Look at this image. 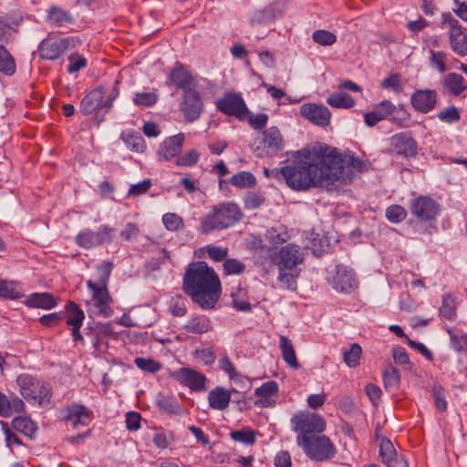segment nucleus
<instances>
[{
	"instance_id": "59",
	"label": "nucleus",
	"mask_w": 467,
	"mask_h": 467,
	"mask_svg": "<svg viewBox=\"0 0 467 467\" xmlns=\"http://www.w3.org/2000/svg\"><path fill=\"white\" fill-rule=\"evenodd\" d=\"M67 59L69 62L67 67V71L68 74L77 73L88 67L87 58L77 52L70 54Z\"/></svg>"
},
{
	"instance_id": "45",
	"label": "nucleus",
	"mask_w": 467,
	"mask_h": 467,
	"mask_svg": "<svg viewBox=\"0 0 467 467\" xmlns=\"http://www.w3.org/2000/svg\"><path fill=\"white\" fill-rule=\"evenodd\" d=\"M230 183L239 189L253 188L256 184V178L250 171H239L230 178Z\"/></svg>"
},
{
	"instance_id": "17",
	"label": "nucleus",
	"mask_w": 467,
	"mask_h": 467,
	"mask_svg": "<svg viewBox=\"0 0 467 467\" xmlns=\"http://www.w3.org/2000/svg\"><path fill=\"white\" fill-rule=\"evenodd\" d=\"M390 150L397 156L414 159L419 153V146L410 132H399L390 138Z\"/></svg>"
},
{
	"instance_id": "27",
	"label": "nucleus",
	"mask_w": 467,
	"mask_h": 467,
	"mask_svg": "<svg viewBox=\"0 0 467 467\" xmlns=\"http://www.w3.org/2000/svg\"><path fill=\"white\" fill-rule=\"evenodd\" d=\"M25 402L16 394L6 396L0 391V417L7 418L14 413L25 412Z\"/></svg>"
},
{
	"instance_id": "16",
	"label": "nucleus",
	"mask_w": 467,
	"mask_h": 467,
	"mask_svg": "<svg viewBox=\"0 0 467 467\" xmlns=\"http://www.w3.org/2000/svg\"><path fill=\"white\" fill-rule=\"evenodd\" d=\"M327 281L338 293L350 294L358 285L354 271L342 265L336 266L334 274L328 277Z\"/></svg>"
},
{
	"instance_id": "61",
	"label": "nucleus",
	"mask_w": 467,
	"mask_h": 467,
	"mask_svg": "<svg viewBox=\"0 0 467 467\" xmlns=\"http://www.w3.org/2000/svg\"><path fill=\"white\" fill-rule=\"evenodd\" d=\"M158 99L155 92H137L134 94L133 102L139 107L150 108L154 106Z\"/></svg>"
},
{
	"instance_id": "43",
	"label": "nucleus",
	"mask_w": 467,
	"mask_h": 467,
	"mask_svg": "<svg viewBox=\"0 0 467 467\" xmlns=\"http://www.w3.org/2000/svg\"><path fill=\"white\" fill-rule=\"evenodd\" d=\"M108 338H118V333L114 330L113 325L110 322L99 324L95 333L94 347L99 348Z\"/></svg>"
},
{
	"instance_id": "21",
	"label": "nucleus",
	"mask_w": 467,
	"mask_h": 467,
	"mask_svg": "<svg viewBox=\"0 0 467 467\" xmlns=\"http://www.w3.org/2000/svg\"><path fill=\"white\" fill-rule=\"evenodd\" d=\"M438 102V93L435 89H417L410 96V104L413 109L422 114L432 111Z\"/></svg>"
},
{
	"instance_id": "57",
	"label": "nucleus",
	"mask_w": 467,
	"mask_h": 467,
	"mask_svg": "<svg viewBox=\"0 0 467 467\" xmlns=\"http://www.w3.org/2000/svg\"><path fill=\"white\" fill-rule=\"evenodd\" d=\"M200 154L195 149L189 150L183 154H180L175 159V164L178 167H192L198 163Z\"/></svg>"
},
{
	"instance_id": "1",
	"label": "nucleus",
	"mask_w": 467,
	"mask_h": 467,
	"mask_svg": "<svg viewBox=\"0 0 467 467\" xmlns=\"http://www.w3.org/2000/svg\"><path fill=\"white\" fill-rule=\"evenodd\" d=\"M368 170L367 163L353 154L340 153L327 145L304 148L294 154L289 165L280 169L286 184L296 191L350 183L355 172Z\"/></svg>"
},
{
	"instance_id": "50",
	"label": "nucleus",
	"mask_w": 467,
	"mask_h": 467,
	"mask_svg": "<svg viewBox=\"0 0 467 467\" xmlns=\"http://www.w3.org/2000/svg\"><path fill=\"white\" fill-rule=\"evenodd\" d=\"M192 356L203 366H212L216 359V352L213 347L198 348L192 353Z\"/></svg>"
},
{
	"instance_id": "4",
	"label": "nucleus",
	"mask_w": 467,
	"mask_h": 467,
	"mask_svg": "<svg viewBox=\"0 0 467 467\" xmlns=\"http://www.w3.org/2000/svg\"><path fill=\"white\" fill-rule=\"evenodd\" d=\"M20 394L28 402L42 405L50 401L52 393L49 384L28 374H21L16 379Z\"/></svg>"
},
{
	"instance_id": "58",
	"label": "nucleus",
	"mask_w": 467,
	"mask_h": 467,
	"mask_svg": "<svg viewBox=\"0 0 467 467\" xmlns=\"http://www.w3.org/2000/svg\"><path fill=\"white\" fill-rule=\"evenodd\" d=\"M164 227L170 232H177L184 228L183 219L175 213H167L162 215Z\"/></svg>"
},
{
	"instance_id": "63",
	"label": "nucleus",
	"mask_w": 467,
	"mask_h": 467,
	"mask_svg": "<svg viewBox=\"0 0 467 467\" xmlns=\"http://www.w3.org/2000/svg\"><path fill=\"white\" fill-rule=\"evenodd\" d=\"M231 438L235 441H239L247 445H253L255 443L256 441V432L254 430L247 429V430H240V431H234L231 432Z\"/></svg>"
},
{
	"instance_id": "31",
	"label": "nucleus",
	"mask_w": 467,
	"mask_h": 467,
	"mask_svg": "<svg viewBox=\"0 0 467 467\" xmlns=\"http://www.w3.org/2000/svg\"><path fill=\"white\" fill-rule=\"evenodd\" d=\"M21 21V17L9 14L0 17V44H7L11 40Z\"/></svg>"
},
{
	"instance_id": "28",
	"label": "nucleus",
	"mask_w": 467,
	"mask_h": 467,
	"mask_svg": "<svg viewBox=\"0 0 467 467\" xmlns=\"http://www.w3.org/2000/svg\"><path fill=\"white\" fill-rule=\"evenodd\" d=\"M46 22L53 26H66L74 23L72 14L57 5H51L46 15Z\"/></svg>"
},
{
	"instance_id": "22",
	"label": "nucleus",
	"mask_w": 467,
	"mask_h": 467,
	"mask_svg": "<svg viewBox=\"0 0 467 467\" xmlns=\"http://www.w3.org/2000/svg\"><path fill=\"white\" fill-rule=\"evenodd\" d=\"M185 142V134L179 132L175 135L167 137L160 144L157 155L160 161H170L177 158L183 148Z\"/></svg>"
},
{
	"instance_id": "55",
	"label": "nucleus",
	"mask_w": 467,
	"mask_h": 467,
	"mask_svg": "<svg viewBox=\"0 0 467 467\" xmlns=\"http://www.w3.org/2000/svg\"><path fill=\"white\" fill-rule=\"evenodd\" d=\"M175 440L173 431H161L155 432L152 436V442L154 445L161 450L168 448Z\"/></svg>"
},
{
	"instance_id": "25",
	"label": "nucleus",
	"mask_w": 467,
	"mask_h": 467,
	"mask_svg": "<svg viewBox=\"0 0 467 467\" xmlns=\"http://www.w3.org/2000/svg\"><path fill=\"white\" fill-rule=\"evenodd\" d=\"M168 79L177 88L182 89L183 92L195 88L192 87L195 86L194 78L185 66L180 62H177L171 70Z\"/></svg>"
},
{
	"instance_id": "15",
	"label": "nucleus",
	"mask_w": 467,
	"mask_h": 467,
	"mask_svg": "<svg viewBox=\"0 0 467 467\" xmlns=\"http://www.w3.org/2000/svg\"><path fill=\"white\" fill-rule=\"evenodd\" d=\"M204 110V104L201 93L196 89L183 92L180 103V111L187 122H193L200 119Z\"/></svg>"
},
{
	"instance_id": "23",
	"label": "nucleus",
	"mask_w": 467,
	"mask_h": 467,
	"mask_svg": "<svg viewBox=\"0 0 467 467\" xmlns=\"http://www.w3.org/2000/svg\"><path fill=\"white\" fill-rule=\"evenodd\" d=\"M279 386L276 381L269 380L254 389L256 400L254 405L257 408H272L276 404Z\"/></svg>"
},
{
	"instance_id": "36",
	"label": "nucleus",
	"mask_w": 467,
	"mask_h": 467,
	"mask_svg": "<svg viewBox=\"0 0 467 467\" xmlns=\"http://www.w3.org/2000/svg\"><path fill=\"white\" fill-rule=\"evenodd\" d=\"M457 307L456 296L452 293H445L441 296L439 315L446 320L454 321L457 317Z\"/></svg>"
},
{
	"instance_id": "6",
	"label": "nucleus",
	"mask_w": 467,
	"mask_h": 467,
	"mask_svg": "<svg viewBox=\"0 0 467 467\" xmlns=\"http://www.w3.org/2000/svg\"><path fill=\"white\" fill-rule=\"evenodd\" d=\"M81 43L79 36L59 37L49 34L38 46L39 57L46 60H57L67 49L75 48Z\"/></svg>"
},
{
	"instance_id": "20",
	"label": "nucleus",
	"mask_w": 467,
	"mask_h": 467,
	"mask_svg": "<svg viewBox=\"0 0 467 467\" xmlns=\"http://www.w3.org/2000/svg\"><path fill=\"white\" fill-rule=\"evenodd\" d=\"M299 112L304 119L317 126L327 127L330 124L331 112L322 104L304 103Z\"/></svg>"
},
{
	"instance_id": "12",
	"label": "nucleus",
	"mask_w": 467,
	"mask_h": 467,
	"mask_svg": "<svg viewBox=\"0 0 467 467\" xmlns=\"http://www.w3.org/2000/svg\"><path fill=\"white\" fill-rule=\"evenodd\" d=\"M269 257L271 262L281 271H294L305 260L300 246L295 244H288L281 247L278 252L270 254Z\"/></svg>"
},
{
	"instance_id": "53",
	"label": "nucleus",
	"mask_w": 467,
	"mask_h": 467,
	"mask_svg": "<svg viewBox=\"0 0 467 467\" xmlns=\"http://www.w3.org/2000/svg\"><path fill=\"white\" fill-rule=\"evenodd\" d=\"M445 330L450 337V342L454 351L457 353H467V333L458 336L450 327H445Z\"/></svg>"
},
{
	"instance_id": "3",
	"label": "nucleus",
	"mask_w": 467,
	"mask_h": 467,
	"mask_svg": "<svg viewBox=\"0 0 467 467\" xmlns=\"http://www.w3.org/2000/svg\"><path fill=\"white\" fill-rule=\"evenodd\" d=\"M241 208L233 202H223L213 205L209 212L200 219L199 231L208 234L213 231L227 229L243 218Z\"/></svg>"
},
{
	"instance_id": "14",
	"label": "nucleus",
	"mask_w": 467,
	"mask_h": 467,
	"mask_svg": "<svg viewBox=\"0 0 467 467\" xmlns=\"http://www.w3.org/2000/svg\"><path fill=\"white\" fill-rule=\"evenodd\" d=\"M410 213L421 223L435 221L440 214V204L431 196L419 195L410 201Z\"/></svg>"
},
{
	"instance_id": "8",
	"label": "nucleus",
	"mask_w": 467,
	"mask_h": 467,
	"mask_svg": "<svg viewBox=\"0 0 467 467\" xmlns=\"http://www.w3.org/2000/svg\"><path fill=\"white\" fill-rule=\"evenodd\" d=\"M87 287L90 294V300L87 304L94 308L97 316L110 317L114 313V299L109 291L108 285H97L95 281L88 280Z\"/></svg>"
},
{
	"instance_id": "35",
	"label": "nucleus",
	"mask_w": 467,
	"mask_h": 467,
	"mask_svg": "<svg viewBox=\"0 0 467 467\" xmlns=\"http://www.w3.org/2000/svg\"><path fill=\"white\" fill-rule=\"evenodd\" d=\"M184 330L192 334H204L213 329L210 318L203 315H193L183 327Z\"/></svg>"
},
{
	"instance_id": "39",
	"label": "nucleus",
	"mask_w": 467,
	"mask_h": 467,
	"mask_svg": "<svg viewBox=\"0 0 467 467\" xmlns=\"http://www.w3.org/2000/svg\"><path fill=\"white\" fill-rule=\"evenodd\" d=\"M279 348L284 361L291 368L298 369L300 368V363L296 358L292 341L287 337L281 336L279 339Z\"/></svg>"
},
{
	"instance_id": "5",
	"label": "nucleus",
	"mask_w": 467,
	"mask_h": 467,
	"mask_svg": "<svg viewBox=\"0 0 467 467\" xmlns=\"http://www.w3.org/2000/svg\"><path fill=\"white\" fill-rule=\"evenodd\" d=\"M300 446L306 455L313 461L324 462L333 458L337 453V448L326 435H313L311 437H300Z\"/></svg>"
},
{
	"instance_id": "11",
	"label": "nucleus",
	"mask_w": 467,
	"mask_h": 467,
	"mask_svg": "<svg viewBox=\"0 0 467 467\" xmlns=\"http://www.w3.org/2000/svg\"><path fill=\"white\" fill-rule=\"evenodd\" d=\"M113 233L114 228L109 224L99 225L96 232L89 228H85L76 234L75 243L83 249L91 250L110 243Z\"/></svg>"
},
{
	"instance_id": "10",
	"label": "nucleus",
	"mask_w": 467,
	"mask_h": 467,
	"mask_svg": "<svg viewBox=\"0 0 467 467\" xmlns=\"http://www.w3.org/2000/svg\"><path fill=\"white\" fill-rule=\"evenodd\" d=\"M169 377L191 392H204L207 390L208 378L202 372L189 367H182L169 372Z\"/></svg>"
},
{
	"instance_id": "46",
	"label": "nucleus",
	"mask_w": 467,
	"mask_h": 467,
	"mask_svg": "<svg viewBox=\"0 0 467 467\" xmlns=\"http://www.w3.org/2000/svg\"><path fill=\"white\" fill-rule=\"evenodd\" d=\"M5 435V445L12 451L14 448L24 446V442L17 432L7 422L0 421Z\"/></svg>"
},
{
	"instance_id": "47",
	"label": "nucleus",
	"mask_w": 467,
	"mask_h": 467,
	"mask_svg": "<svg viewBox=\"0 0 467 467\" xmlns=\"http://www.w3.org/2000/svg\"><path fill=\"white\" fill-rule=\"evenodd\" d=\"M410 118V112L407 110L403 104L399 106L395 105V109L391 112L389 121L399 128L408 127V123Z\"/></svg>"
},
{
	"instance_id": "29",
	"label": "nucleus",
	"mask_w": 467,
	"mask_h": 467,
	"mask_svg": "<svg viewBox=\"0 0 467 467\" xmlns=\"http://www.w3.org/2000/svg\"><path fill=\"white\" fill-rule=\"evenodd\" d=\"M24 304L30 308L50 310L57 306V300L53 294L48 292L32 293L26 296Z\"/></svg>"
},
{
	"instance_id": "42",
	"label": "nucleus",
	"mask_w": 467,
	"mask_h": 467,
	"mask_svg": "<svg viewBox=\"0 0 467 467\" xmlns=\"http://www.w3.org/2000/svg\"><path fill=\"white\" fill-rule=\"evenodd\" d=\"M327 103L336 109H351L355 106V99L346 92L331 94L327 99Z\"/></svg>"
},
{
	"instance_id": "32",
	"label": "nucleus",
	"mask_w": 467,
	"mask_h": 467,
	"mask_svg": "<svg viewBox=\"0 0 467 467\" xmlns=\"http://www.w3.org/2000/svg\"><path fill=\"white\" fill-rule=\"evenodd\" d=\"M10 425L16 432L21 433L29 440L35 439L38 431L36 422L26 415L13 418Z\"/></svg>"
},
{
	"instance_id": "64",
	"label": "nucleus",
	"mask_w": 467,
	"mask_h": 467,
	"mask_svg": "<svg viewBox=\"0 0 467 467\" xmlns=\"http://www.w3.org/2000/svg\"><path fill=\"white\" fill-rule=\"evenodd\" d=\"M432 394L434 398L435 408L439 411L445 412L448 409L445 389L441 385H434L432 387Z\"/></svg>"
},
{
	"instance_id": "38",
	"label": "nucleus",
	"mask_w": 467,
	"mask_h": 467,
	"mask_svg": "<svg viewBox=\"0 0 467 467\" xmlns=\"http://www.w3.org/2000/svg\"><path fill=\"white\" fill-rule=\"evenodd\" d=\"M64 319L69 326L83 325L85 313L83 309L74 301H67L64 306Z\"/></svg>"
},
{
	"instance_id": "19",
	"label": "nucleus",
	"mask_w": 467,
	"mask_h": 467,
	"mask_svg": "<svg viewBox=\"0 0 467 467\" xmlns=\"http://www.w3.org/2000/svg\"><path fill=\"white\" fill-rule=\"evenodd\" d=\"M117 94L118 92L112 98L109 97L104 101V88L102 87L95 88L81 99L79 104L80 111L84 115H90L101 108L109 109L112 105V99L116 98Z\"/></svg>"
},
{
	"instance_id": "62",
	"label": "nucleus",
	"mask_w": 467,
	"mask_h": 467,
	"mask_svg": "<svg viewBox=\"0 0 467 467\" xmlns=\"http://www.w3.org/2000/svg\"><path fill=\"white\" fill-rule=\"evenodd\" d=\"M386 218L392 223H400L407 217V211L399 204H393L386 209Z\"/></svg>"
},
{
	"instance_id": "37",
	"label": "nucleus",
	"mask_w": 467,
	"mask_h": 467,
	"mask_svg": "<svg viewBox=\"0 0 467 467\" xmlns=\"http://www.w3.org/2000/svg\"><path fill=\"white\" fill-rule=\"evenodd\" d=\"M24 296L22 285L14 280L0 278V297L10 300H17Z\"/></svg>"
},
{
	"instance_id": "41",
	"label": "nucleus",
	"mask_w": 467,
	"mask_h": 467,
	"mask_svg": "<svg viewBox=\"0 0 467 467\" xmlns=\"http://www.w3.org/2000/svg\"><path fill=\"white\" fill-rule=\"evenodd\" d=\"M156 405L158 409L168 415H179L182 412V407L178 400L173 395L160 394Z\"/></svg>"
},
{
	"instance_id": "9",
	"label": "nucleus",
	"mask_w": 467,
	"mask_h": 467,
	"mask_svg": "<svg viewBox=\"0 0 467 467\" xmlns=\"http://www.w3.org/2000/svg\"><path fill=\"white\" fill-rule=\"evenodd\" d=\"M216 109L228 117L243 121L249 113V109L241 92L227 90L215 101Z\"/></svg>"
},
{
	"instance_id": "44",
	"label": "nucleus",
	"mask_w": 467,
	"mask_h": 467,
	"mask_svg": "<svg viewBox=\"0 0 467 467\" xmlns=\"http://www.w3.org/2000/svg\"><path fill=\"white\" fill-rule=\"evenodd\" d=\"M16 65L11 53L0 44V73L12 76L16 73Z\"/></svg>"
},
{
	"instance_id": "2",
	"label": "nucleus",
	"mask_w": 467,
	"mask_h": 467,
	"mask_svg": "<svg viewBox=\"0 0 467 467\" xmlns=\"http://www.w3.org/2000/svg\"><path fill=\"white\" fill-rule=\"evenodd\" d=\"M182 290L203 310L214 309L222 294L216 272L206 262L191 263L182 278Z\"/></svg>"
},
{
	"instance_id": "54",
	"label": "nucleus",
	"mask_w": 467,
	"mask_h": 467,
	"mask_svg": "<svg viewBox=\"0 0 467 467\" xmlns=\"http://www.w3.org/2000/svg\"><path fill=\"white\" fill-rule=\"evenodd\" d=\"M265 202V193L262 192H248L244 197V205L247 210H254L261 207Z\"/></svg>"
},
{
	"instance_id": "26",
	"label": "nucleus",
	"mask_w": 467,
	"mask_h": 467,
	"mask_svg": "<svg viewBox=\"0 0 467 467\" xmlns=\"http://www.w3.org/2000/svg\"><path fill=\"white\" fill-rule=\"evenodd\" d=\"M395 105L389 99H384L376 104L374 109L364 114V122L368 127H374L384 119H389Z\"/></svg>"
},
{
	"instance_id": "30",
	"label": "nucleus",
	"mask_w": 467,
	"mask_h": 467,
	"mask_svg": "<svg viewBox=\"0 0 467 467\" xmlns=\"http://www.w3.org/2000/svg\"><path fill=\"white\" fill-rule=\"evenodd\" d=\"M441 85L446 93L453 97H458L467 90V81L461 74L455 72L445 75Z\"/></svg>"
},
{
	"instance_id": "60",
	"label": "nucleus",
	"mask_w": 467,
	"mask_h": 467,
	"mask_svg": "<svg viewBox=\"0 0 467 467\" xmlns=\"http://www.w3.org/2000/svg\"><path fill=\"white\" fill-rule=\"evenodd\" d=\"M312 39L320 46H332L337 42V37L328 30L318 29L313 32Z\"/></svg>"
},
{
	"instance_id": "49",
	"label": "nucleus",
	"mask_w": 467,
	"mask_h": 467,
	"mask_svg": "<svg viewBox=\"0 0 467 467\" xmlns=\"http://www.w3.org/2000/svg\"><path fill=\"white\" fill-rule=\"evenodd\" d=\"M300 275V270L296 269L294 271L288 270H278L277 279L283 283L286 289L296 291L297 288L296 279Z\"/></svg>"
},
{
	"instance_id": "56",
	"label": "nucleus",
	"mask_w": 467,
	"mask_h": 467,
	"mask_svg": "<svg viewBox=\"0 0 467 467\" xmlns=\"http://www.w3.org/2000/svg\"><path fill=\"white\" fill-rule=\"evenodd\" d=\"M245 269L246 265L235 258H227L223 264V272L225 275H242Z\"/></svg>"
},
{
	"instance_id": "40",
	"label": "nucleus",
	"mask_w": 467,
	"mask_h": 467,
	"mask_svg": "<svg viewBox=\"0 0 467 467\" xmlns=\"http://www.w3.org/2000/svg\"><path fill=\"white\" fill-rule=\"evenodd\" d=\"M263 143L265 148L277 152L284 147V140L280 130L276 127H270L264 131Z\"/></svg>"
},
{
	"instance_id": "48",
	"label": "nucleus",
	"mask_w": 467,
	"mask_h": 467,
	"mask_svg": "<svg viewBox=\"0 0 467 467\" xmlns=\"http://www.w3.org/2000/svg\"><path fill=\"white\" fill-rule=\"evenodd\" d=\"M382 377L386 389H393L399 387L400 381V371L391 364L385 368Z\"/></svg>"
},
{
	"instance_id": "51",
	"label": "nucleus",
	"mask_w": 467,
	"mask_h": 467,
	"mask_svg": "<svg viewBox=\"0 0 467 467\" xmlns=\"http://www.w3.org/2000/svg\"><path fill=\"white\" fill-rule=\"evenodd\" d=\"M381 88L392 90L396 94H400L403 90L402 78L399 73H391L385 78L381 84Z\"/></svg>"
},
{
	"instance_id": "7",
	"label": "nucleus",
	"mask_w": 467,
	"mask_h": 467,
	"mask_svg": "<svg viewBox=\"0 0 467 467\" xmlns=\"http://www.w3.org/2000/svg\"><path fill=\"white\" fill-rule=\"evenodd\" d=\"M292 430L300 437H311L322 433L326 430V421L320 415L308 410H300L290 420Z\"/></svg>"
},
{
	"instance_id": "13",
	"label": "nucleus",
	"mask_w": 467,
	"mask_h": 467,
	"mask_svg": "<svg viewBox=\"0 0 467 467\" xmlns=\"http://www.w3.org/2000/svg\"><path fill=\"white\" fill-rule=\"evenodd\" d=\"M441 26L449 28V37L451 49L459 56L467 55V35L461 23L450 13L441 16Z\"/></svg>"
},
{
	"instance_id": "52",
	"label": "nucleus",
	"mask_w": 467,
	"mask_h": 467,
	"mask_svg": "<svg viewBox=\"0 0 467 467\" xmlns=\"http://www.w3.org/2000/svg\"><path fill=\"white\" fill-rule=\"evenodd\" d=\"M361 354V347L358 343H354L349 349L343 352V359L349 368H356L359 365Z\"/></svg>"
},
{
	"instance_id": "33",
	"label": "nucleus",
	"mask_w": 467,
	"mask_h": 467,
	"mask_svg": "<svg viewBox=\"0 0 467 467\" xmlns=\"http://www.w3.org/2000/svg\"><path fill=\"white\" fill-rule=\"evenodd\" d=\"M120 139L126 147L136 153H143L147 149V144L142 135L134 130H123Z\"/></svg>"
},
{
	"instance_id": "18",
	"label": "nucleus",
	"mask_w": 467,
	"mask_h": 467,
	"mask_svg": "<svg viewBox=\"0 0 467 467\" xmlns=\"http://www.w3.org/2000/svg\"><path fill=\"white\" fill-rule=\"evenodd\" d=\"M62 412L63 420L69 423L73 429L88 426L93 420V411L80 403L68 404Z\"/></svg>"
},
{
	"instance_id": "24",
	"label": "nucleus",
	"mask_w": 467,
	"mask_h": 467,
	"mask_svg": "<svg viewBox=\"0 0 467 467\" xmlns=\"http://www.w3.org/2000/svg\"><path fill=\"white\" fill-rule=\"evenodd\" d=\"M379 457L387 467H409L404 454L399 453L388 438H382L379 441Z\"/></svg>"
},
{
	"instance_id": "34",
	"label": "nucleus",
	"mask_w": 467,
	"mask_h": 467,
	"mask_svg": "<svg viewBox=\"0 0 467 467\" xmlns=\"http://www.w3.org/2000/svg\"><path fill=\"white\" fill-rule=\"evenodd\" d=\"M209 406L213 410H224L231 401V391L223 387H216L208 394Z\"/></svg>"
}]
</instances>
